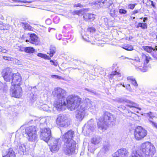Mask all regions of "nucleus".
Masks as SVG:
<instances>
[{"instance_id": "nucleus-1", "label": "nucleus", "mask_w": 157, "mask_h": 157, "mask_svg": "<svg viewBox=\"0 0 157 157\" xmlns=\"http://www.w3.org/2000/svg\"><path fill=\"white\" fill-rule=\"evenodd\" d=\"M74 135V132L70 130L62 136V140L64 142L63 151L66 155H70L75 152L76 143L72 139Z\"/></svg>"}, {"instance_id": "nucleus-2", "label": "nucleus", "mask_w": 157, "mask_h": 157, "mask_svg": "<svg viewBox=\"0 0 157 157\" xmlns=\"http://www.w3.org/2000/svg\"><path fill=\"white\" fill-rule=\"evenodd\" d=\"M87 109L94 113L98 110L95 103L88 98L85 100L84 103L76 111L75 117L76 119L79 121L82 120L84 117L85 111Z\"/></svg>"}, {"instance_id": "nucleus-3", "label": "nucleus", "mask_w": 157, "mask_h": 157, "mask_svg": "<svg viewBox=\"0 0 157 157\" xmlns=\"http://www.w3.org/2000/svg\"><path fill=\"white\" fill-rule=\"evenodd\" d=\"M52 94L57 100L54 103V107L58 111L62 110L66 105L65 101L66 95V91L60 87H56L54 88Z\"/></svg>"}, {"instance_id": "nucleus-4", "label": "nucleus", "mask_w": 157, "mask_h": 157, "mask_svg": "<svg viewBox=\"0 0 157 157\" xmlns=\"http://www.w3.org/2000/svg\"><path fill=\"white\" fill-rule=\"evenodd\" d=\"M103 118H100L97 122L98 128L102 130H106L109 125L115 121L114 115L108 112L103 115Z\"/></svg>"}, {"instance_id": "nucleus-5", "label": "nucleus", "mask_w": 157, "mask_h": 157, "mask_svg": "<svg viewBox=\"0 0 157 157\" xmlns=\"http://www.w3.org/2000/svg\"><path fill=\"white\" fill-rule=\"evenodd\" d=\"M82 99L78 96L71 95L67 98V107L71 110L77 109L81 102Z\"/></svg>"}, {"instance_id": "nucleus-6", "label": "nucleus", "mask_w": 157, "mask_h": 157, "mask_svg": "<svg viewBox=\"0 0 157 157\" xmlns=\"http://www.w3.org/2000/svg\"><path fill=\"white\" fill-rule=\"evenodd\" d=\"M140 149L147 157H152L156 152L154 146L149 142H146L142 144Z\"/></svg>"}, {"instance_id": "nucleus-7", "label": "nucleus", "mask_w": 157, "mask_h": 157, "mask_svg": "<svg viewBox=\"0 0 157 157\" xmlns=\"http://www.w3.org/2000/svg\"><path fill=\"white\" fill-rule=\"evenodd\" d=\"M25 133L27 136L28 140L30 141H35L38 138L36 127L30 126L27 127L25 130Z\"/></svg>"}, {"instance_id": "nucleus-8", "label": "nucleus", "mask_w": 157, "mask_h": 157, "mask_svg": "<svg viewBox=\"0 0 157 157\" xmlns=\"http://www.w3.org/2000/svg\"><path fill=\"white\" fill-rule=\"evenodd\" d=\"M71 119L65 115L59 114L56 119L57 125L60 127H67L71 123Z\"/></svg>"}, {"instance_id": "nucleus-9", "label": "nucleus", "mask_w": 157, "mask_h": 157, "mask_svg": "<svg viewBox=\"0 0 157 157\" xmlns=\"http://www.w3.org/2000/svg\"><path fill=\"white\" fill-rule=\"evenodd\" d=\"M147 132V131L142 127L138 126L135 130V138L137 140H140L146 136Z\"/></svg>"}, {"instance_id": "nucleus-10", "label": "nucleus", "mask_w": 157, "mask_h": 157, "mask_svg": "<svg viewBox=\"0 0 157 157\" xmlns=\"http://www.w3.org/2000/svg\"><path fill=\"white\" fill-rule=\"evenodd\" d=\"M40 138L41 139L47 142L51 137V131L49 128H44L40 130Z\"/></svg>"}, {"instance_id": "nucleus-11", "label": "nucleus", "mask_w": 157, "mask_h": 157, "mask_svg": "<svg viewBox=\"0 0 157 157\" xmlns=\"http://www.w3.org/2000/svg\"><path fill=\"white\" fill-rule=\"evenodd\" d=\"M10 93L12 97L19 98L22 95V89L20 86H12Z\"/></svg>"}, {"instance_id": "nucleus-12", "label": "nucleus", "mask_w": 157, "mask_h": 157, "mask_svg": "<svg viewBox=\"0 0 157 157\" xmlns=\"http://www.w3.org/2000/svg\"><path fill=\"white\" fill-rule=\"evenodd\" d=\"M50 141V150L51 151L53 152L57 151L61 146V142L59 139L52 138Z\"/></svg>"}, {"instance_id": "nucleus-13", "label": "nucleus", "mask_w": 157, "mask_h": 157, "mask_svg": "<svg viewBox=\"0 0 157 157\" xmlns=\"http://www.w3.org/2000/svg\"><path fill=\"white\" fill-rule=\"evenodd\" d=\"M95 124L94 120L90 119L87 123L85 124L83 128V131L86 132L87 135H88L90 132L93 131L94 129Z\"/></svg>"}, {"instance_id": "nucleus-14", "label": "nucleus", "mask_w": 157, "mask_h": 157, "mask_svg": "<svg viewBox=\"0 0 157 157\" xmlns=\"http://www.w3.org/2000/svg\"><path fill=\"white\" fill-rule=\"evenodd\" d=\"M14 144L16 145V147H15V148L16 149L18 152L21 154H24L25 151V147L21 143L20 139L17 134L16 135Z\"/></svg>"}, {"instance_id": "nucleus-15", "label": "nucleus", "mask_w": 157, "mask_h": 157, "mask_svg": "<svg viewBox=\"0 0 157 157\" xmlns=\"http://www.w3.org/2000/svg\"><path fill=\"white\" fill-rule=\"evenodd\" d=\"M22 83V78L21 75L19 73L14 74L12 86H20Z\"/></svg>"}, {"instance_id": "nucleus-16", "label": "nucleus", "mask_w": 157, "mask_h": 157, "mask_svg": "<svg viewBox=\"0 0 157 157\" xmlns=\"http://www.w3.org/2000/svg\"><path fill=\"white\" fill-rule=\"evenodd\" d=\"M128 152L125 148H122L115 152L113 157H128Z\"/></svg>"}, {"instance_id": "nucleus-17", "label": "nucleus", "mask_w": 157, "mask_h": 157, "mask_svg": "<svg viewBox=\"0 0 157 157\" xmlns=\"http://www.w3.org/2000/svg\"><path fill=\"white\" fill-rule=\"evenodd\" d=\"M3 76L4 80L6 82H10L11 80L12 81L13 76L14 74L10 70V69L7 68L3 72Z\"/></svg>"}, {"instance_id": "nucleus-18", "label": "nucleus", "mask_w": 157, "mask_h": 157, "mask_svg": "<svg viewBox=\"0 0 157 157\" xmlns=\"http://www.w3.org/2000/svg\"><path fill=\"white\" fill-rule=\"evenodd\" d=\"M122 101H124L125 102L127 103V104H126V105L128 107H129L130 108H136L140 110L141 109V108L137 107L138 106V105L136 103L132 101H131L127 99L122 100Z\"/></svg>"}, {"instance_id": "nucleus-19", "label": "nucleus", "mask_w": 157, "mask_h": 157, "mask_svg": "<svg viewBox=\"0 0 157 157\" xmlns=\"http://www.w3.org/2000/svg\"><path fill=\"white\" fill-rule=\"evenodd\" d=\"M3 157H15V155L13 149L9 148L5 153L3 152Z\"/></svg>"}, {"instance_id": "nucleus-20", "label": "nucleus", "mask_w": 157, "mask_h": 157, "mask_svg": "<svg viewBox=\"0 0 157 157\" xmlns=\"http://www.w3.org/2000/svg\"><path fill=\"white\" fill-rule=\"evenodd\" d=\"M29 41L31 43L35 44V45H38L39 41L38 40L37 36L34 34H32L30 35Z\"/></svg>"}, {"instance_id": "nucleus-21", "label": "nucleus", "mask_w": 157, "mask_h": 157, "mask_svg": "<svg viewBox=\"0 0 157 157\" xmlns=\"http://www.w3.org/2000/svg\"><path fill=\"white\" fill-rule=\"evenodd\" d=\"M152 112H150L147 113L149 115V118L148 119L149 123L153 127H155V128H157V123L155 122L153 120V118L155 117L151 116Z\"/></svg>"}, {"instance_id": "nucleus-22", "label": "nucleus", "mask_w": 157, "mask_h": 157, "mask_svg": "<svg viewBox=\"0 0 157 157\" xmlns=\"http://www.w3.org/2000/svg\"><path fill=\"white\" fill-rule=\"evenodd\" d=\"M112 3V2L111 0H105L102 2H100L99 5L101 7H102L103 5L105 8H108L109 7Z\"/></svg>"}, {"instance_id": "nucleus-23", "label": "nucleus", "mask_w": 157, "mask_h": 157, "mask_svg": "<svg viewBox=\"0 0 157 157\" xmlns=\"http://www.w3.org/2000/svg\"><path fill=\"white\" fill-rule=\"evenodd\" d=\"M101 138L99 136H95L92 138L91 140V143L94 145L99 144L101 141Z\"/></svg>"}, {"instance_id": "nucleus-24", "label": "nucleus", "mask_w": 157, "mask_h": 157, "mask_svg": "<svg viewBox=\"0 0 157 157\" xmlns=\"http://www.w3.org/2000/svg\"><path fill=\"white\" fill-rule=\"evenodd\" d=\"M127 80L135 87H137L138 84L135 79L133 76H129L127 78Z\"/></svg>"}, {"instance_id": "nucleus-25", "label": "nucleus", "mask_w": 157, "mask_h": 157, "mask_svg": "<svg viewBox=\"0 0 157 157\" xmlns=\"http://www.w3.org/2000/svg\"><path fill=\"white\" fill-rule=\"evenodd\" d=\"M130 157H144L138 151L134 150L132 152Z\"/></svg>"}, {"instance_id": "nucleus-26", "label": "nucleus", "mask_w": 157, "mask_h": 157, "mask_svg": "<svg viewBox=\"0 0 157 157\" xmlns=\"http://www.w3.org/2000/svg\"><path fill=\"white\" fill-rule=\"evenodd\" d=\"M83 17L86 20H93L94 19V17L93 14L88 13L85 14L83 16Z\"/></svg>"}, {"instance_id": "nucleus-27", "label": "nucleus", "mask_w": 157, "mask_h": 157, "mask_svg": "<svg viewBox=\"0 0 157 157\" xmlns=\"http://www.w3.org/2000/svg\"><path fill=\"white\" fill-rule=\"evenodd\" d=\"M143 48L145 51L149 53H151L153 51H155V49L151 46H143Z\"/></svg>"}, {"instance_id": "nucleus-28", "label": "nucleus", "mask_w": 157, "mask_h": 157, "mask_svg": "<svg viewBox=\"0 0 157 157\" xmlns=\"http://www.w3.org/2000/svg\"><path fill=\"white\" fill-rule=\"evenodd\" d=\"M84 13V12L83 10H76L72 12V14L74 15H79L80 14H83Z\"/></svg>"}, {"instance_id": "nucleus-29", "label": "nucleus", "mask_w": 157, "mask_h": 157, "mask_svg": "<svg viewBox=\"0 0 157 157\" xmlns=\"http://www.w3.org/2000/svg\"><path fill=\"white\" fill-rule=\"evenodd\" d=\"M56 48L55 47L51 46L50 49V53L49 55L51 57H52L54 54L56 52Z\"/></svg>"}, {"instance_id": "nucleus-30", "label": "nucleus", "mask_w": 157, "mask_h": 157, "mask_svg": "<svg viewBox=\"0 0 157 157\" xmlns=\"http://www.w3.org/2000/svg\"><path fill=\"white\" fill-rule=\"evenodd\" d=\"M88 33L86 32L84 33V34H83L82 36V37L83 39H84V40L86 41H90L89 37V36L88 35Z\"/></svg>"}, {"instance_id": "nucleus-31", "label": "nucleus", "mask_w": 157, "mask_h": 157, "mask_svg": "<svg viewBox=\"0 0 157 157\" xmlns=\"http://www.w3.org/2000/svg\"><path fill=\"white\" fill-rule=\"evenodd\" d=\"M8 89L7 85L3 84L2 82H0V90H2L4 91H6Z\"/></svg>"}, {"instance_id": "nucleus-32", "label": "nucleus", "mask_w": 157, "mask_h": 157, "mask_svg": "<svg viewBox=\"0 0 157 157\" xmlns=\"http://www.w3.org/2000/svg\"><path fill=\"white\" fill-rule=\"evenodd\" d=\"M50 118L48 117L41 118L40 120V124H45L47 121V120H49Z\"/></svg>"}, {"instance_id": "nucleus-33", "label": "nucleus", "mask_w": 157, "mask_h": 157, "mask_svg": "<svg viewBox=\"0 0 157 157\" xmlns=\"http://www.w3.org/2000/svg\"><path fill=\"white\" fill-rule=\"evenodd\" d=\"M34 49L33 47H26L25 49V51L27 53H33L34 52Z\"/></svg>"}, {"instance_id": "nucleus-34", "label": "nucleus", "mask_w": 157, "mask_h": 157, "mask_svg": "<svg viewBox=\"0 0 157 157\" xmlns=\"http://www.w3.org/2000/svg\"><path fill=\"white\" fill-rule=\"evenodd\" d=\"M133 47L131 45H127L123 47V48L126 50L131 51L133 50Z\"/></svg>"}, {"instance_id": "nucleus-35", "label": "nucleus", "mask_w": 157, "mask_h": 157, "mask_svg": "<svg viewBox=\"0 0 157 157\" xmlns=\"http://www.w3.org/2000/svg\"><path fill=\"white\" fill-rule=\"evenodd\" d=\"M95 31V28L92 27H90L88 28L86 32L89 34L94 33Z\"/></svg>"}, {"instance_id": "nucleus-36", "label": "nucleus", "mask_w": 157, "mask_h": 157, "mask_svg": "<svg viewBox=\"0 0 157 157\" xmlns=\"http://www.w3.org/2000/svg\"><path fill=\"white\" fill-rule=\"evenodd\" d=\"M95 149V147L93 144L89 145L88 148V151L91 152H93Z\"/></svg>"}, {"instance_id": "nucleus-37", "label": "nucleus", "mask_w": 157, "mask_h": 157, "mask_svg": "<svg viewBox=\"0 0 157 157\" xmlns=\"http://www.w3.org/2000/svg\"><path fill=\"white\" fill-rule=\"evenodd\" d=\"M110 149V145L109 144H107L105 145L103 148V150L105 152L108 151Z\"/></svg>"}, {"instance_id": "nucleus-38", "label": "nucleus", "mask_w": 157, "mask_h": 157, "mask_svg": "<svg viewBox=\"0 0 157 157\" xmlns=\"http://www.w3.org/2000/svg\"><path fill=\"white\" fill-rule=\"evenodd\" d=\"M38 56L42 58H44L45 59H50V58L48 56L46 55L45 54H43L41 53H38Z\"/></svg>"}, {"instance_id": "nucleus-39", "label": "nucleus", "mask_w": 157, "mask_h": 157, "mask_svg": "<svg viewBox=\"0 0 157 157\" xmlns=\"http://www.w3.org/2000/svg\"><path fill=\"white\" fill-rule=\"evenodd\" d=\"M51 77L52 78H55L58 79L64 80V78L62 77L56 75H52L51 76Z\"/></svg>"}, {"instance_id": "nucleus-40", "label": "nucleus", "mask_w": 157, "mask_h": 157, "mask_svg": "<svg viewBox=\"0 0 157 157\" xmlns=\"http://www.w3.org/2000/svg\"><path fill=\"white\" fill-rule=\"evenodd\" d=\"M122 86L126 88L129 91H131L132 90V89L131 87V86L129 84H127L126 85H124L123 84Z\"/></svg>"}, {"instance_id": "nucleus-41", "label": "nucleus", "mask_w": 157, "mask_h": 157, "mask_svg": "<svg viewBox=\"0 0 157 157\" xmlns=\"http://www.w3.org/2000/svg\"><path fill=\"white\" fill-rule=\"evenodd\" d=\"M115 10H112L110 11V15L111 16L113 17H116V15L115 13Z\"/></svg>"}, {"instance_id": "nucleus-42", "label": "nucleus", "mask_w": 157, "mask_h": 157, "mask_svg": "<svg viewBox=\"0 0 157 157\" xmlns=\"http://www.w3.org/2000/svg\"><path fill=\"white\" fill-rule=\"evenodd\" d=\"M42 108L43 110L45 111H48L49 110L48 109L49 108L47 105H43Z\"/></svg>"}, {"instance_id": "nucleus-43", "label": "nucleus", "mask_w": 157, "mask_h": 157, "mask_svg": "<svg viewBox=\"0 0 157 157\" xmlns=\"http://www.w3.org/2000/svg\"><path fill=\"white\" fill-rule=\"evenodd\" d=\"M50 62L52 63V64L54 65L55 66H57L58 65V63L56 61V60H50Z\"/></svg>"}, {"instance_id": "nucleus-44", "label": "nucleus", "mask_w": 157, "mask_h": 157, "mask_svg": "<svg viewBox=\"0 0 157 157\" xmlns=\"http://www.w3.org/2000/svg\"><path fill=\"white\" fill-rule=\"evenodd\" d=\"M124 99H126L124 98H118L117 99V101L120 102H125L124 101H122V100H124Z\"/></svg>"}, {"instance_id": "nucleus-45", "label": "nucleus", "mask_w": 157, "mask_h": 157, "mask_svg": "<svg viewBox=\"0 0 157 157\" xmlns=\"http://www.w3.org/2000/svg\"><path fill=\"white\" fill-rule=\"evenodd\" d=\"M119 13L121 14H125L126 13L127 11L126 10L124 9H120L119 10Z\"/></svg>"}, {"instance_id": "nucleus-46", "label": "nucleus", "mask_w": 157, "mask_h": 157, "mask_svg": "<svg viewBox=\"0 0 157 157\" xmlns=\"http://www.w3.org/2000/svg\"><path fill=\"white\" fill-rule=\"evenodd\" d=\"M141 28L143 29H146L147 28V24L145 23H142V26H141Z\"/></svg>"}, {"instance_id": "nucleus-47", "label": "nucleus", "mask_w": 157, "mask_h": 157, "mask_svg": "<svg viewBox=\"0 0 157 157\" xmlns=\"http://www.w3.org/2000/svg\"><path fill=\"white\" fill-rule=\"evenodd\" d=\"M136 5V4H130L128 6V8L130 9H133L134 8Z\"/></svg>"}, {"instance_id": "nucleus-48", "label": "nucleus", "mask_w": 157, "mask_h": 157, "mask_svg": "<svg viewBox=\"0 0 157 157\" xmlns=\"http://www.w3.org/2000/svg\"><path fill=\"white\" fill-rule=\"evenodd\" d=\"M125 58L128 59H132L135 60L137 61H140V59L138 57H136L135 59H132L131 58H128V57H125Z\"/></svg>"}, {"instance_id": "nucleus-49", "label": "nucleus", "mask_w": 157, "mask_h": 157, "mask_svg": "<svg viewBox=\"0 0 157 157\" xmlns=\"http://www.w3.org/2000/svg\"><path fill=\"white\" fill-rule=\"evenodd\" d=\"M85 90L91 93H94V94H95V92L94 91L92 90H91V89H89L88 88H85Z\"/></svg>"}, {"instance_id": "nucleus-50", "label": "nucleus", "mask_w": 157, "mask_h": 157, "mask_svg": "<svg viewBox=\"0 0 157 157\" xmlns=\"http://www.w3.org/2000/svg\"><path fill=\"white\" fill-rule=\"evenodd\" d=\"M24 25V28L25 29H29L30 27L29 25L27 23H23Z\"/></svg>"}, {"instance_id": "nucleus-51", "label": "nucleus", "mask_w": 157, "mask_h": 157, "mask_svg": "<svg viewBox=\"0 0 157 157\" xmlns=\"http://www.w3.org/2000/svg\"><path fill=\"white\" fill-rule=\"evenodd\" d=\"M119 75L120 74L116 72V71H113L110 74V75Z\"/></svg>"}, {"instance_id": "nucleus-52", "label": "nucleus", "mask_w": 157, "mask_h": 157, "mask_svg": "<svg viewBox=\"0 0 157 157\" xmlns=\"http://www.w3.org/2000/svg\"><path fill=\"white\" fill-rule=\"evenodd\" d=\"M143 68L144 69H142L141 68H138V69H140L143 72H145L147 71V69H146V67H143Z\"/></svg>"}, {"instance_id": "nucleus-53", "label": "nucleus", "mask_w": 157, "mask_h": 157, "mask_svg": "<svg viewBox=\"0 0 157 157\" xmlns=\"http://www.w3.org/2000/svg\"><path fill=\"white\" fill-rule=\"evenodd\" d=\"M8 52V50L5 49H3L2 48L1 52H2L3 53H6L7 52Z\"/></svg>"}, {"instance_id": "nucleus-54", "label": "nucleus", "mask_w": 157, "mask_h": 157, "mask_svg": "<svg viewBox=\"0 0 157 157\" xmlns=\"http://www.w3.org/2000/svg\"><path fill=\"white\" fill-rule=\"evenodd\" d=\"M82 6L81 4H80V3H78L77 4H75L74 6L75 7H81Z\"/></svg>"}, {"instance_id": "nucleus-55", "label": "nucleus", "mask_w": 157, "mask_h": 157, "mask_svg": "<svg viewBox=\"0 0 157 157\" xmlns=\"http://www.w3.org/2000/svg\"><path fill=\"white\" fill-rule=\"evenodd\" d=\"M142 26V23H139L138 24L137 26L136 27V28H138L139 27H141Z\"/></svg>"}, {"instance_id": "nucleus-56", "label": "nucleus", "mask_w": 157, "mask_h": 157, "mask_svg": "<svg viewBox=\"0 0 157 157\" xmlns=\"http://www.w3.org/2000/svg\"><path fill=\"white\" fill-rule=\"evenodd\" d=\"M0 30H5L6 28L4 27V25H2H2L0 26Z\"/></svg>"}, {"instance_id": "nucleus-57", "label": "nucleus", "mask_w": 157, "mask_h": 157, "mask_svg": "<svg viewBox=\"0 0 157 157\" xmlns=\"http://www.w3.org/2000/svg\"><path fill=\"white\" fill-rule=\"evenodd\" d=\"M139 11H140V10H134L133 11V14H135L138 12H139Z\"/></svg>"}, {"instance_id": "nucleus-58", "label": "nucleus", "mask_w": 157, "mask_h": 157, "mask_svg": "<svg viewBox=\"0 0 157 157\" xmlns=\"http://www.w3.org/2000/svg\"><path fill=\"white\" fill-rule=\"evenodd\" d=\"M3 58L5 59L9 60L10 59V58L9 57L4 56Z\"/></svg>"}, {"instance_id": "nucleus-59", "label": "nucleus", "mask_w": 157, "mask_h": 157, "mask_svg": "<svg viewBox=\"0 0 157 157\" xmlns=\"http://www.w3.org/2000/svg\"><path fill=\"white\" fill-rule=\"evenodd\" d=\"M147 18L146 17H144L143 18V21L144 22H145L146 21H147Z\"/></svg>"}, {"instance_id": "nucleus-60", "label": "nucleus", "mask_w": 157, "mask_h": 157, "mask_svg": "<svg viewBox=\"0 0 157 157\" xmlns=\"http://www.w3.org/2000/svg\"><path fill=\"white\" fill-rule=\"evenodd\" d=\"M100 2V0H99L98 1H97L95 2L94 3V4H97L99 3V2Z\"/></svg>"}, {"instance_id": "nucleus-61", "label": "nucleus", "mask_w": 157, "mask_h": 157, "mask_svg": "<svg viewBox=\"0 0 157 157\" xmlns=\"http://www.w3.org/2000/svg\"><path fill=\"white\" fill-rule=\"evenodd\" d=\"M153 56L154 58H156V59H157V55H153Z\"/></svg>"}, {"instance_id": "nucleus-62", "label": "nucleus", "mask_w": 157, "mask_h": 157, "mask_svg": "<svg viewBox=\"0 0 157 157\" xmlns=\"http://www.w3.org/2000/svg\"><path fill=\"white\" fill-rule=\"evenodd\" d=\"M151 5H152V6H155V5H154V4L153 2V1H151Z\"/></svg>"}, {"instance_id": "nucleus-63", "label": "nucleus", "mask_w": 157, "mask_h": 157, "mask_svg": "<svg viewBox=\"0 0 157 157\" xmlns=\"http://www.w3.org/2000/svg\"><path fill=\"white\" fill-rule=\"evenodd\" d=\"M74 61L76 62H80V61L78 59H75V60H74Z\"/></svg>"}, {"instance_id": "nucleus-64", "label": "nucleus", "mask_w": 157, "mask_h": 157, "mask_svg": "<svg viewBox=\"0 0 157 157\" xmlns=\"http://www.w3.org/2000/svg\"><path fill=\"white\" fill-rule=\"evenodd\" d=\"M2 22L1 21H0V25H2Z\"/></svg>"}]
</instances>
